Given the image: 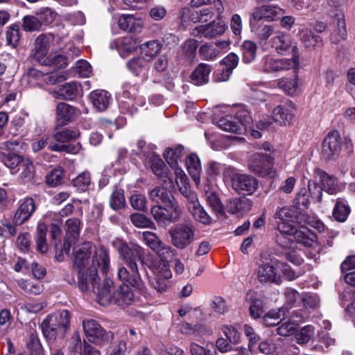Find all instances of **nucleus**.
Instances as JSON below:
<instances>
[{
  "mask_svg": "<svg viewBox=\"0 0 355 355\" xmlns=\"http://www.w3.org/2000/svg\"><path fill=\"white\" fill-rule=\"evenodd\" d=\"M93 245L91 242H85L77 246L73 253V263L78 270V286L83 292L90 288L95 291L96 285L100 280L98 276V268L107 274L110 268L109 252L104 247L95 250L91 259Z\"/></svg>",
  "mask_w": 355,
  "mask_h": 355,
  "instance_id": "1",
  "label": "nucleus"
},
{
  "mask_svg": "<svg viewBox=\"0 0 355 355\" xmlns=\"http://www.w3.org/2000/svg\"><path fill=\"white\" fill-rule=\"evenodd\" d=\"M114 282L110 279H105L100 287L96 285L94 293H96L98 302L102 306H107L110 303L125 308L135 302V294L128 285H120L113 293L112 292Z\"/></svg>",
  "mask_w": 355,
  "mask_h": 355,
  "instance_id": "2",
  "label": "nucleus"
},
{
  "mask_svg": "<svg viewBox=\"0 0 355 355\" xmlns=\"http://www.w3.org/2000/svg\"><path fill=\"white\" fill-rule=\"evenodd\" d=\"M70 326V313L67 310L58 311L47 317L42 322L44 336L50 340L57 336L63 337Z\"/></svg>",
  "mask_w": 355,
  "mask_h": 355,
  "instance_id": "3",
  "label": "nucleus"
},
{
  "mask_svg": "<svg viewBox=\"0 0 355 355\" xmlns=\"http://www.w3.org/2000/svg\"><path fill=\"white\" fill-rule=\"evenodd\" d=\"M155 252L159 258L148 259L145 263V266L149 268L153 274H159L165 278H171L172 273L168 261L177 254L176 250L162 243Z\"/></svg>",
  "mask_w": 355,
  "mask_h": 355,
  "instance_id": "4",
  "label": "nucleus"
},
{
  "mask_svg": "<svg viewBox=\"0 0 355 355\" xmlns=\"http://www.w3.org/2000/svg\"><path fill=\"white\" fill-rule=\"evenodd\" d=\"M252 117L250 112L245 109H240L233 116L227 115L218 121V126L227 132L244 135L247 130L251 127Z\"/></svg>",
  "mask_w": 355,
  "mask_h": 355,
  "instance_id": "5",
  "label": "nucleus"
},
{
  "mask_svg": "<svg viewBox=\"0 0 355 355\" xmlns=\"http://www.w3.org/2000/svg\"><path fill=\"white\" fill-rule=\"evenodd\" d=\"M150 214L159 227L166 228L179 221L182 211L179 202H173L164 205H153L150 209Z\"/></svg>",
  "mask_w": 355,
  "mask_h": 355,
  "instance_id": "6",
  "label": "nucleus"
},
{
  "mask_svg": "<svg viewBox=\"0 0 355 355\" xmlns=\"http://www.w3.org/2000/svg\"><path fill=\"white\" fill-rule=\"evenodd\" d=\"M225 173L231 180L232 189L239 194L250 196L258 188V180L252 175L238 173L232 167L227 168Z\"/></svg>",
  "mask_w": 355,
  "mask_h": 355,
  "instance_id": "7",
  "label": "nucleus"
},
{
  "mask_svg": "<svg viewBox=\"0 0 355 355\" xmlns=\"http://www.w3.org/2000/svg\"><path fill=\"white\" fill-rule=\"evenodd\" d=\"M274 157L271 153H254L248 162L249 170L261 178H273L276 170L273 167Z\"/></svg>",
  "mask_w": 355,
  "mask_h": 355,
  "instance_id": "8",
  "label": "nucleus"
},
{
  "mask_svg": "<svg viewBox=\"0 0 355 355\" xmlns=\"http://www.w3.org/2000/svg\"><path fill=\"white\" fill-rule=\"evenodd\" d=\"M290 216H291V210L284 207L278 214V218L280 220L277 229L279 233L276 235V243L283 248H290L292 247L293 239L292 236V229L290 223Z\"/></svg>",
  "mask_w": 355,
  "mask_h": 355,
  "instance_id": "9",
  "label": "nucleus"
},
{
  "mask_svg": "<svg viewBox=\"0 0 355 355\" xmlns=\"http://www.w3.org/2000/svg\"><path fill=\"white\" fill-rule=\"evenodd\" d=\"M168 234L173 245L184 250L193 241L194 227L192 225L178 224L169 230Z\"/></svg>",
  "mask_w": 355,
  "mask_h": 355,
  "instance_id": "10",
  "label": "nucleus"
},
{
  "mask_svg": "<svg viewBox=\"0 0 355 355\" xmlns=\"http://www.w3.org/2000/svg\"><path fill=\"white\" fill-rule=\"evenodd\" d=\"M123 92L119 96L120 109L123 112L132 115L137 112V101L141 100L137 97L138 86L126 82L122 86Z\"/></svg>",
  "mask_w": 355,
  "mask_h": 355,
  "instance_id": "11",
  "label": "nucleus"
},
{
  "mask_svg": "<svg viewBox=\"0 0 355 355\" xmlns=\"http://www.w3.org/2000/svg\"><path fill=\"white\" fill-rule=\"evenodd\" d=\"M117 276L123 285L132 286L141 294H145L146 285L139 272L138 266H121L118 269Z\"/></svg>",
  "mask_w": 355,
  "mask_h": 355,
  "instance_id": "12",
  "label": "nucleus"
},
{
  "mask_svg": "<svg viewBox=\"0 0 355 355\" xmlns=\"http://www.w3.org/2000/svg\"><path fill=\"white\" fill-rule=\"evenodd\" d=\"M263 70L266 73L279 72L296 69L299 66V55L295 54L291 58L276 59L266 55L262 59Z\"/></svg>",
  "mask_w": 355,
  "mask_h": 355,
  "instance_id": "13",
  "label": "nucleus"
},
{
  "mask_svg": "<svg viewBox=\"0 0 355 355\" xmlns=\"http://www.w3.org/2000/svg\"><path fill=\"white\" fill-rule=\"evenodd\" d=\"M83 327L89 342L99 345L113 340L112 331H106L95 320H84Z\"/></svg>",
  "mask_w": 355,
  "mask_h": 355,
  "instance_id": "14",
  "label": "nucleus"
},
{
  "mask_svg": "<svg viewBox=\"0 0 355 355\" xmlns=\"http://www.w3.org/2000/svg\"><path fill=\"white\" fill-rule=\"evenodd\" d=\"M341 137L338 131L328 133L323 140L321 155L326 161L336 160L341 151Z\"/></svg>",
  "mask_w": 355,
  "mask_h": 355,
  "instance_id": "15",
  "label": "nucleus"
},
{
  "mask_svg": "<svg viewBox=\"0 0 355 355\" xmlns=\"http://www.w3.org/2000/svg\"><path fill=\"white\" fill-rule=\"evenodd\" d=\"M116 248L119 257L125 266H138L137 261H140L141 264L145 266L146 261L143 259L142 249L139 246H130L126 243L120 242Z\"/></svg>",
  "mask_w": 355,
  "mask_h": 355,
  "instance_id": "16",
  "label": "nucleus"
},
{
  "mask_svg": "<svg viewBox=\"0 0 355 355\" xmlns=\"http://www.w3.org/2000/svg\"><path fill=\"white\" fill-rule=\"evenodd\" d=\"M291 227L292 230V236L293 242L302 244L305 247H311L316 239V235L311 230L306 227L299 228L297 223V217L291 210V216H290Z\"/></svg>",
  "mask_w": 355,
  "mask_h": 355,
  "instance_id": "17",
  "label": "nucleus"
},
{
  "mask_svg": "<svg viewBox=\"0 0 355 355\" xmlns=\"http://www.w3.org/2000/svg\"><path fill=\"white\" fill-rule=\"evenodd\" d=\"M269 43L279 54L284 55L289 53H292L293 55L297 54L298 48L296 42L287 34L276 32Z\"/></svg>",
  "mask_w": 355,
  "mask_h": 355,
  "instance_id": "18",
  "label": "nucleus"
},
{
  "mask_svg": "<svg viewBox=\"0 0 355 355\" xmlns=\"http://www.w3.org/2000/svg\"><path fill=\"white\" fill-rule=\"evenodd\" d=\"M227 26L223 21H213L212 22L200 25L196 27L192 32L195 37H204L207 39H211L223 35Z\"/></svg>",
  "mask_w": 355,
  "mask_h": 355,
  "instance_id": "19",
  "label": "nucleus"
},
{
  "mask_svg": "<svg viewBox=\"0 0 355 355\" xmlns=\"http://www.w3.org/2000/svg\"><path fill=\"white\" fill-rule=\"evenodd\" d=\"M295 106L291 101H287L283 105L275 107L272 112V119L280 125L290 124L294 117Z\"/></svg>",
  "mask_w": 355,
  "mask_h": 355,
  "instance_id": "20",
  "label": "nucleus"
},
{
  "mask_svg": "<svg viewBox=\"0 0 355 355\" xmlns=\"http://www.w3.org/2000/svg\"><path fill=\"white\" fill-rule=\"evenodd\" d=\"M36 210V205L32 198H26L19 203L17 209L12 222L16 225H22L30 219L31 216Z\"/></svg>",
  "mask_w": 355,
  "mask_h": 355,
  "instance_id": "21",
  "label": "nucleus"
},
{
  "mask_svg": "<svg viewBox=\"0 0 355 355\" xmlns=\"http://www.w3.org/2000/svg\"><path fill=\"white\" fill-rule=\"evenodd\" d=\"M315 180L321 184L323 190L330 195H335L341 191L342 189L338 184L337 179L334 175L327 174L321 169L315 170Z\"/></svg>",
  "mask_w": 355,
  "mask_h": 355,
  "instance_id": "22",
  "label": "nucleus"
},
{
  "mask_svg": "<svg viewBox=\"0 0 355 355\" xmlns=\"http://www.w3.org/2000/svg\"><path fill=\"white\" fill-rule=\"evenodd\" d=\"M250 24L251 32L261 44H265L268 39L275 33L273 27L264 24L261 19H254L252 17Z\"/></svg>",
  "mask_w": 355,
  "mask_h": 355,
  "instance_id": "23",
  "label": "nucleus"
},
{
  "mask_svg": "<svg viewBox=\"0 0 355 355\" xmlns=\"http://www.w3.org/2000/svg\"><path fill=\"white\" fill-rule=\"evenodd\" d=\"M257 277L261 283L281 282V276L277 273L275 267L270 263H263L259 266L256 270Z\"/></svg>",
  "mask_w": 355,
  "mask_h": 355,
  "instance_id": "24",
  "label": "nucleus"
},
{
  "mask_svg": "<svg viewBox=\"0 0 355 355\" xmlns=\"http://www.w3.org/2000/svg\"><path fill=\"white\" fill-rule=\"evenodd\" d=\"M57 125L63 126L73 121L78 114V110L76 107L65 103H59L56 106Z\"/></svg>",
  "mask_w": 355,
  "mask_h": 355,
  "instance_id": "25",
  "label": "nucleus"
},
{
  "mask_svg": "<svg viewBox=\"0 0 355 355\" xmlns=\"http://www.w3.org/2000/svg\"><path fill=\"white\" fill-rule=\"evenodd\" d=\"M284 10L275 4H265L259 7L252 15L254 19H269L272 21L277 20L284 14Z\"/></svg>",
  "mask_w": 355,
  "mask_h": 355,
  "instance_id": "26",
  "label": "nucleus"
},
{
  "mask_svg": "<svg viewBox=\"0 0 355 355\" xmlns=\"http://www.w3.org/2000/svg\"><path fill=\"white\" fill-rule=\"evenodd\" d=\"M229 43L225 40L217 41L214 43H206L199 49V54L203 60H214L220 53V51L225 49Z\"/></svg>",
  "mask_w": 355,
  "mask_h": 355,
  "instance_id": "27",
  "label": "nucleus"
},
{
  "mask_svg": "<svg viewBox=\"0 0 355 355\" xmlns=\"http://www.w3.org/2000/svg\"><path fill=\"white\" fill-rule=\"evenodd\" d=\"M141 339L139 333L135 331L132 328L125 329L121 333L119 345L127 353L135 347Z\"/></svg>",
  "mask_w": 355,
  "mask_h": 355,
  "instance_id": "28",
  "label": "nucleus"
},
{
  "mask_svg": "<svg viewBox=\"0 0 355 355\" xmlns=\"http://www.w3.org/2000/svg\"><path fill=\"white\" fill-rule=\"evenodd\" d=\"M148 197L156 205H164L178 202L166 188L160 186H157L149 191Z\"/></svg>",
  "mask_w": 355,
  "mask_h": 355,
  "instance_id": "29",
  "label": "nucleus"
},
{
  "mask_svg": "<svg viewBox=\"0 0 355 355\" xmlns=\"http://www.w3.org/2000/svg\"><path fill=\"white\" fill-rule=\"evenodd\" d=\"M150 163L151 170L155 176L165 183L167 180L172 183V179L168 175V168L159 156L153 154L150 157Z\"/></svg>",
  "mask_w": 355,
  "mask_h": 355,
  "instance_id": "30",
  "label": "nucleus"
},
{
  "mask_svg": "<svg viewBox=\"0 0 355 355\" xmlns=\"http://www.w3.org/2000/svg\"><path fill=\"white\" fill-rule=\"evenodd\" d=\"M211 71L210 65L205 63L199 64L190 76L191 83L196 85L208 83Z\"/></svg>",
  "mask_w": 355,
  "mask_h": 355,
  "instance_id": "31",
  "label": "nucleus"
},
{
  "mask_svg": "<svg viewBox=\"0 0 355 355\" xmlns=\"http://www.w3.org/2000/svg\"><path fill=\"white\" fill-rule=\"evenodd\" d=\"M252 207V202L245 198H235L230 200L227 210L232 214L243 215L248 213Z\"/></svg>",
  "mask_w": 355,
  "mask_h": 355,
  "instance_id": "32",
  "label": "nucleus"
},
{
  "mask_svg": "<svg viewBox=\"0 0 355 355\" xmlns=\"http://www.w3.org/2000/svg\"><path fill=\"white\" fill-rule=\"evenodd\" d=\"M239 60V58L238 55L234 53H230L225 57L220 62V64L224 67L222 69L220 77L218 78V80L227 81L230 78L232 71L237 67Z\"/></svg>",
  "mask_w": 355,
  "mask_h": 355,
  "instance_id": "33",
  "label": "nucleus"
},
{
  "mask_svg": "<svg viewBox=\"0 0 355 355\" xmlns=\"http://www.w3.org/2000/svg\"><path fill=\"white\" fill-rule=\"evenodd\" d=\"M111 96L105 90L97 89L89 95V99L94 107L98 111L105 110L110 104Z\"/></svg>",
  "mask_w": 355,
  "mask_h": 355,
  "instance_id": "34",
  "label": "nucleus"
},
{
  "mask_svg": "<svg viewBox=\"0 0 355 355\" xmlns=\"http://www.w3.org/2000/svg\"><path fill=\"white\" fill-rule=\"evenodd\" d=\"M78 93V86L76 82L67 83L54 92L56 98L65 101H72L76 98Z\"/></svg>",
  "mask_w": 355,
  "mask_h": 355,
  "instance_id": "35",
  "label": "nucleus"
},
{
  "mask_svg": "<svg viewBox=\"0 0 355 355\" xmlns=\"http://www.w3.org/2000/svg\"><path fill=\"white\" fill-rule=\"evenodd\" d=\"M187 209L196 221L206 225L211 223V218L200 204L199 200L192 205H187Z\"/></svg>",
  "mask_w": 355,
  "mask_h": 355,
  "instance_id": "36",
  "label": "nucleus"
},
{
  "mask_svg": "<svg viewBox=\"0 0 355 355\" xmlns=\"http://www.w3.org/2000/svg\"><path fill=\"white\" fill-rule=\"evenodd\" d=\"M351 211L349 206L345 198H339L336 200L333 209L332 215L336 220L340 223L346 221Z\"/></svg>",
  "mask_w": 355,
  "mask_h": 355,
  "instance_id": "37",
  "label": "nucleus"
},
{
  "mask_svg": "<svg viewBox=\"0 0 355 355\" xmlns=\"http://www.w3.org/2000/svg\"><path fill=\"white\" fill-rule=\"evenodd\" d=\"M118 23L121 29L130 33L139 32L141 29V21L135 19L132 15H121Z\"/></svg>",
  "mask_w": 355,
  "mask_h": 355,
  "instance_id": "38",
  "label": "nucleus"
},
{
  "mask_svg": "<svg viewBox=\"0 0 355 355\" xmlns=\"http://www.w3.org/2000/svg\"><path fill=\"white\" fill-rule=\"evenodd\" d=\"M299 35L304 47L308 49H313L322 43L320 37L315 35L311 29L302 28L300 31Z\"/></svg>",
  "mask_w": 355,
  "mask_h": 355,
  "instance_id": "39",
  "label": "nucleus"
},
{
  "mask_svg": "<svg viewBox=\"0 0 355 355\" xmlns=\"http://www.w3.org/2000/svg\"><path fill=\"white\" fill-rule=\"evenodd\" d=\"M64 178L65 171L62 167L58 166L46 175L45 182L49 187H55L63 184Z\"/></svg>",
  "mask_w": 355,
  "mask_h": 355,
  "instance_id": "40",
  "label": "nucleus"
},
{
  "mask_svg": "<svg viewBox=\"0 0 355 355\" xmlns=\"http://www.w3.org/2000/svg\"><path fill=\"white\" fill-rule=\"evenodd\" d=\"M184 155V147L182 145H178L174 148H167L163 156L169 165L175 166L179 160Z\"/></svg>",
  "mask_w": 355,
  "mask_h": 355,
  "instance_id": "41",
  "label": "nucleus"
},
{
  "mask_svg": "<svg viewBox=\"0 0 355 355\" xmlns=\"http://www.w3.org/2000/svg\"><path fill=\"white\" fill-rule=\"evenodd\" d=\"M49 47L48 37L42 34L38 36L35 42L34 57L36 60H40L47 53Z\"/></svg>",
  "mask_w": 355,
  "mask_h": 355,
  "instance_id": "42",
  "label": "nucleus"
},
{
  "mask_svg": "<svg viewBox=\"0 0 355 355\" xmlns=\"http://www.w3.org/2000/svg\"><path fill=\"white\" fill-rule=\"evenodd\" d=\"M186 164L189 175L194 181L199 180L201 164L199 157L196 154H191L186 160Z\"/></svg>",
  "mask_w": 355,
  "mask_h": 355,
  "instance_id": "43",
  "label": "nucleus"
},
{
  "mask_svg": "<svg viewBox=\"0 0 355 355\" xmlns=\"http://www.w3.org/2000/svg\"><path fill=\"white\" fill-rule=\"evenodd\" d=\"M162 44L158 40H150L140 45L141 53L149 60L155 57L162 49Z\"/></svg>",
  "mask_w": 355,
  "mask_h": 355,
  "instance_id": "44",
  "label": "nucleus"
},
{
  "mask_svg": "<svg viewBox=\"0 0 355 355\" xmlns=\"http://www.w3.org/2000/svg\"><path fill=\"white\" fill-rule=\"evenodd\" d=\"M47 226L43 223H39L36 231V244L37 249L41 253H46L48 250V244L46 243Z\"/></svg>",
  "mask_w": 355,
  "mask_h": 355,
  "instance_id": "45",
  "label": "nucleus"
},
{
  "mask_svg": "<svg viewBox=\"0 0 355 355\" xmlns=\"http://www.w3.org/2000/svg\"><path fill=\"white\" fill-rule=\"evenodd\" d=\"M277 85L288 95H294L298 89L297 78H282L277 80Z\"/></svg>",
  "mask_w": 355,
  "mask_h": 355,
  "instance_id": "46",
  "label": "nucleus"
},
{
  "mask_svg": "<svg viewBox=\"0 0 355 355\" xmlns=\"http://www.w3.org/2000/svg\"><path fill=\"white\" fill-rule=\"evenodd\" d=\"M0 161H1L3 164L10 169H15L17 167H19V166L25 161V159L20 155L9 153H0Z\"/></svg>",
  "mask_w": 355,
  "mask_h": 355,
  "instance_id": "47",
  "label": "nucleus"
},
{
  "mask_svg": "<svg viewBox=\"0 0 355 355\" xmlns=\"http://www.w3.org/2000/svg\"><path fill=\"white\" fill-rule=\"evenodd\" d=\"M110 206L115 211L121 209L125 206L124 191L122 189L115 188L110 197Z\"/></svg>",
  "mask_w": 355,
  "mask_h": 355,
  "instance_id": "48",
  "label": "nucleus"
},
{
  "mask_svg": "<svg viewBox=\"0 0 355 355\" xmlns=\"http://www.w3.org/2000/svg\"><path fill=\"white\" fill-rule=\"evenodd\" d=\"M257 46L253 42L246 40L241 46L242 58L245 63L252 62L256 58Z\"/></svg>",
  "mask_w": 355,
  "mask_h": 355,
  "instance_id": "49",
  "label": "nucleus"
},
{
  "mask_svg": "<svg viewBox=\"0 0 355 355\" xmlns=\"http://www.w3.org/2000/svg\"><path fill=\"white\" fill-rule=\"evenodd\" d=\"M130 219L131 223L137 227L156 229L154 222L143 214L133 213L130 215Z\"/></svg>",
  "mask_w": 355,
  "mask_h": 355,
  "instance_id": "50",
  "label": "nucleus"
},
{
  "mask_svg": "<svg viewBox=\"0 0 355 355\" xmlns=\"http://www.w3.org/2000/svg\"><path fill=\"white\" fill-rule=\"evenodd\" d=\"M80 219L77 218H69L65 223L66 236L72 240H76L80 235Z\"/></svg>",
  "mask_w": 355,
  "mask_h": 355,
  "instance_id": "51",
  "label": "nucleus"
},
{
  "mask_svg": "<svg viewBox=\"0 0 355 355\" xmlns=\"http://www.w3.org/2000/svg\"><path fill=\"white\" fill-rule=\"evenodd\" d=\"M284 315L283 309L278 311L271 310L264 315L263 322L268 327L276 326L284 318Z\"/></svg>",
  "mask_w": 355,
  "mask_h": 355,
  "instance_id": "52",
  "label": "nucleus"
},
{
  "mask_svg": "<svg viewBox=\"0 0 355 355\" xmlns=\"http://www.w3.org/2000/svg\"><path fill=\"white\" fill-rule=\"evenodd\" d=\"M19 287L30 295H39L43 291V285L38 280L24 281L19 282Z\"/></svg>",
  "mask_w": 355,
  "mask_h": 355,
  "instance_id": "53",
  "label": "nucleus"
},
{
  "mask_svg": "<svg viewBox=\"0 0 355 355\" xmlns=\"http://www.w3.org/2000/svg\"><path fill=\"white\" fill-rule=\"evenodd\" d=\"M147 65L146 61L139 57L133 58L126 63L127 68L135 76L140 75L146 69Z\"/></svg>",
  "mask_w": 355,
  "mask_h": 355,
  "instance_id": "54",
  "label": "nucleus"
},
{
  "mask_svg": "<svg viewBox=\"0 0 355 355\" xmlns=\"http://www.w3.org/2000/svg\"><path fill=\"white\" fill-rule=\"evenodd\" d=\"M293 203L295 208L301 211L309 207L310 205L309 195L306 188H302L298 191Z\"/></svg>",
  "mask_w": 355,
  "mask_h": 355,
  "instance_id": "55",
  "label": "nucleus"
},
{
  "mask_svg": "<svg viewBox=\"0 0 355 355\" xmlns=\"http://www.w3.org/2000/svg\"><path fill=\"white\" fill-rule=\"evenodd\" d=\"M20 39L19 26L12 24L7 28L6 42L7 44L15 48L17 46Z\"/></svg>",
  "mask_w": 355,
  "mask_h": 355,
  "instance_id": "56",
  "label": "nucleus"
},
{
  "mask_svg": "<svg viewBox=\"0 0 355 355\" xmlns=\"http://www.w3.org/2000/svg\"><path fill=\"white\" fill-rule=\"evenodd\" d=\"M23 29L28 32L38 31L42 30L37 15H26L23 17Z\"/></svg>",
  "mask_w": 355,
  "mask_h": 355,
  "instance_id": "57",
  "label": "nucleus"
},
{
  "mask_svg": "<svg viewBox=\"0 0 355 355\" xmlns=\"http://www.w3.org/2000/svg\"><path fill=\"white\" fill-rule=\"evenodd\" d=\"M18 171H21L20 178L24 183L31 182L34 178V166L28 159L22 162Z\"/></svg>",
  "mask_w": 355,
  "mask_h": 355,
  "instance_id": "58",
  "label": "nucleus"
},
{
  "mask_svg": "<svg viewBox=\"0 0 355 355\" xmlns=\"http://www.w3.org/2000/svg\"><path fill=\"white\" fill-rule=\"evenodd\" d=\"M36 15L42 26H48L55 20L57 14L49 8H44L38 11Z\"/></svg>",
  "mask_w": 355,
  "mask_h": 355,
  "instance_id": "59",
  "label": "nucleus"
},
{
  "mask_svg": "<svg viewBox=\"0 0 355 355\" xmlns=\"http://www.w3.org/2000/svg\"><path fill=\"white\" fill-rule=\"evenodd\" d=\"M91 183V175L87 171L79 174L73 180V185L80 191H85Z\"/></svg>",
  "mask_w": 355,
  "mask_h": 355,
  "instance_id": "60",
  "label": "nucleus"
},
{
  "mask_svg": "<svg viewBox=\"0 0 355 355\" xmlns=\"http://www.w3.org/2000/svg\"><path fill=\"white\" fill-rule=\"evenodd\" d=\"M206 198L208 205L216 214L219 215L224 214L223 205L216 193L207 192Z\"/></svg>",
  "mask_w": 355,
  "mask_h": 355,
  "instance_id": "61",
  "label": "nucleus"
},
{
  "mask_svg": "<svg viewBox=\"0 0 355 355\" xmlns=\"http://www.w3.org/2000/svg\"><path fill=\"white\" fill-rule=\"evenodd\" d=\"M78 135L79 133L76 130L64 129L56 132L53 135V138L58 142L66 143L75 139Z\"/></svg>",
  "mask_w": 355,
  "mask_h": 355,
  "instance_id": "62",
  "label": "nucleus"
},
{
  "mask_svg": "<svg viewBox=\"0 0 355 355\" xmlns=\"http://www.w3.org/2000/svg\"><path fill=\"white\" fill-rule=\"evenodd\" d=\"M142 239L145 243L153 251L158 250L163 243L155 233L149 231L142 233Z\"/></svg>",
  "mask_w": 355,
  "mask_h": 355,
  "instance_id": "63",
  "label": "nucleus"
},
{
  "mask_svg": "<svg viewBox=\"0 0 355 355\" xmlns=\"http://www.w3.org/2000/svg\"><path fill=\"white\" fill-rule=\"evenodd\" d=\"M198 42L194 39L187 40L182 45V54L188 60H192L195 58Z\"/></svg>",
  "mask_w": 355,
  "mask_h": 355,
  "instance_id": "64",
  "label": "nucleus"
}]
</instances>
